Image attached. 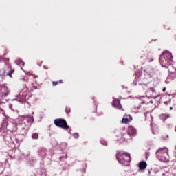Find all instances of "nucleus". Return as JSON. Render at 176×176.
Listing matches in <instances>:
<instances>
[{
    "label": "nucleus",
    "mask_w": 176,
    "mask_h": 176,
    "mask_svg": "<svg viewBox=\"0 0 176 176\" xmlns=\"http://www.w3.org/2000/svg\"><path fill=\"white\" fill-rule=\"evenodd\" d=\"M171 61H173V54L165 50L160 56V63L164 68H168L171 65Z\"/></svg>",
    "instance_id": "1"
},
{
    "label": "nucleus",
    "mask_w": 176,
    "mask_h": 176,
    "mask_svg": "<svg viewBox=\"0 0 176 176\" xmlns=\"http://www.w3.org/2000/svg\"><path fill=\"white\" fill-rule=\"evenodd\" d=\"M116 157L118 162L120 164H122V166H129L130 162H131V157H130V154L127 153L118 151L116 154Z\"/></svg>",
    "instance_id": "2"
},
{
    "label": "nucleus",
    "mask_w": 176,
    "mask_h": 176,
    "mask_svg": "<svg viewBox=\"0 0 176 176\" xmlns=\"http://www.w3.org/2000/svg\"><path fill=\"white\" fill-rule=\"evenodd\" d=\"M156 157L158 160H160V162L166 163V162H168V148L166 147L160 148L156 151Z\"/></svg>",
    "instance_id": "3"
},
{
    "label": "nucleus",
    "mask_w": 176,
    "mask_h": 176,
    "mask_svg": "<svg viewBox=\"0 0 176 176\" xmlns=\"http://www.w3.org/2000/svg\"><path fill=\"white\" fill-rule=\"evenodd\" d=\"M28 124H25V122H22L21 124L18 125V129L21 130V133L23 135L27 134L28 132V129L31 126V123L34 122V119L32 117H30L27 120Z\"/></svg>",
    "instance_id": "4"
},
{
    "label": "nucleus",
    "mask_w": 176,
    "mask_h": 176,
    "mask_svg": "<svg viewBox=\"0 0 176 176\" xmlns=\"http://www.w3.org/2000/svg\"><path fill=\"white\" fill-rule=\"evenodd\" d=\"M137 135V129L133 126H129L128 128V133H125L122 138L124 141H127L131 138V135L134 136Z\"/></svg>",
    "instance_id": "5"
},
{
    "label": "nucleus",
    "mask_w": 176,
    "mask_h": 176,
    "mask_svg": "<svg viewBox=\"0 0 176 176\" xmlns=\"http://www.w3.org/2000/svg\"><path fill=\"white\" fill-rule=\"evenodd\" d=\"M28 92V87H25L23 88V89L21 91L19 94V99H14L13 101H19V102H21V104H24L25 103V98L27 97V93Z\"/></svg>",
    "instance_id": "6"
},
{
    "label": "nucleus",
    "mask_w": 176,
    "mask_h": 176,
    "mask_svg": "<svg viewBox=\"0 0 176 176\" xmlns=\"http://www.w3.org/2000/svg\"><path fill=\"white\" fill-rule=\"evenodd\" d=\"M54 124L57 126V127H61V129H64V130H67L69 129V126L67 124V121L64 119H56L54 120Z\"/></svg>",
    "instance_id": "7"
},
{
    "label": "nucleus",
    "mask_w": 176,
    "mask_h": 176,
    "mask_svg": "<svg viewBox=\"0 0 176 176\" xmlns=\"http://www.w3.org/2000/svg\"><path fill=\"white\" fill-rule=\"evenodd\" d=\"M9 89L5 85H2L0 86V97H6V96H9Z\"/></svg>",
    "instance_id": "8"
},
{
    "label": "nucleus",
    "mask_w": 176,
    "mask_h": 176,
    "mask_svg": "<svg viewBox=\"0 0 176 176\" xmlns=\"http://www.w3.org/2000/svg\"><path fill=\"white\" fill-rule=\"evenodd\" d=\"M8 142L10 144L9 146H10V148L12 149H14V148H16V145H19V139L16 138L14 136H12L10 138Z\"/></svg>",
    "instance_id": "9"
},
{
    "label": "nucleus",
    "mask_w": 176,
    "mask_h": 176,
    "mask_svg": "<svg viewBox=\"0 0 176 176\" xmlns=\"http://www.w3.org/2000/svg\"><path fill=\"white\" fill-rule=\"evenodd\" d=\"M113 104L112 105L114 108H117V109H121L122 104H120V100L113 98Z\"/></svg>",
    "instance_id": "10"
},
{
    "label": "nucleus",
    "mask_w": 176,
    "mask_h": 176,
    "mask_svg": "<svg viewBox=\"0 0 176 176\" xmlns=\"http://www.w3.org/2000/svg\"><path fill=\"white\" fill-rule=\"evenodd\" d=\"M144 71L146 72L145 73L146 76H148V78H152V76L155 75V70L151 67H148Z\"/></svg>",
    "instance_id": "11"
},
{
    "label": "nucleus",
    "mask_w": 176,
    "mask_h": 176,
    "mask_svg": "<svg viewBox=\"0 0 176 176\" xmlns=\"http://www.w3.org/2000/svg\"><path fill=\"white\" fill-rule=\"evenodd\" d=\"M147 166H148V164H146V162L145 161H142L139 163L140 170H145Z\"/></svg>",
    "instance_id": "12"
},
{
    "label": "nucleus",
    "mask_w": 176,
    "mask_h": 176,
    "mask_svg": "<svg viewBox=\"0 0 176 176\" xmlns=\"http://www.w3.org/2000/svg\"><path fill=\"white\" fill-rule=\"evenodd\" d=\"M160 118L161 120H163L164 122L165 120H167L168 118H170V114H161L160 116Z\"/></svg>",
    "instance_id": "13"
},
{
    "label": "nucleus",
    "mask_w": 176,
    "mask_h": 176,
    "mask_svg": "<svg viewBox=\"0 0 176 176\" xmlns=\"http://www.w3.org/2000/svg\"><path fill=\"white\" fill-rule=\"evenodd\" d=\"M38 153L41 157H45L46 156V150L45 148H41Z\"/></svg>",
    "instance_id": "14"
},
{
    "label": "nucleus",
    "mask_w": 176,
    "mask_h": 176,
    "mask_svg": "<svg viewBox=\"0 0 176 176\" xmlns=\"http://www.w3.org/2000/svg\"><path fill=\"white\" fill-rule=\"evenodd\" d=\"M15 63H16V65H19L20 67L23 66L24 64H25V63H24V61H23V60H21V59L16 60H15Z\"/></svg>",
    "instance_id": "15"
},
{
    "label": "nucleus",
    "mask_w": 176,
    "mask_h": 176,
    "mask_svg": "<svg viewBox=\"0 0 176 176\" xmlns=\"http://www.w3.org/2000/svg\"><path fill=\"white\" fill-rule=\"evenodd\" d=\"M28 82V86H30V87H33V89H36L37 88H36V87H35V85H35V82H30V81H27Z\"/></svg>",
    "instance_id": "16"
},
{
    "label": "nucleus",
    "mask_w": 176,
    "mask_h": 176,
    "mask_svg": "<svg viewBox=\"0 0 176 176\" xmlns=\"http://www.w3.org/2000/svg\"><path fill=\"white\" fill-rule=\"evenodd\" d=\"M32 140H38V138H39V135L38 133H33L32 134Z\"/></svg>",
    "instance_id": "17"
},
{
    "label": "nucleus",
    "mask_w": 176,
    "mask_h": 176,
    "mask_svg": "<svg viewBox=\"0 0 176 176\" xmlns=\"http://www.w3.org/2000/svg\"><path fill=\"white\" fill-rule=\"evenodd\" d=\"M148 91H151V93H153V94H156V90H155V88H153V87L149 88Z\"/></svg>",
    "instance_id": "18"
},
{
    "label": "nucleus",
    "mask_w": 176,
    "mask_h": 176,
    "mask_svg": "<svg viewBox=\"0 0 176 176\" xmlns=\"http://www.w3.org/2000/svg\"><path fill=\"white\" fill-rule=\"evenodd\" d=\"M14 72V70H11V71H9L7 74V75L8 76H10V78H12V74Z\"/></svg>",
    "instance_id": "19"
},
{
    "label": "nucleus",
    "mask_w": 176,
    "mask_h": 176,
    "mask_svg": "<svg viewBox=\"0 0 176 176\" xmlns=\"http://www.w3.org/2000/svg\"><path fill=\"white\" fill-rule=\"evenodd\" d=\"M100 142H101L102 145H104V146H107V145L108 144L107 141H105L104 140H102Z\"/></svg>",
    "instance_id": "20"
},
{
    "label": "nucleus",
    "mask_w": 176,
    "mask_h": 176,
    "mask_svg": "<svg viewBox=\"0 0 176 176\" xmlns=\"http://www.w3.org/2000/svg\"><path fill=\"white\" fill-rule=\"evenodd\" d=\"M61 148L63 149H67V143H62L61 144Z\"/></svg>",
    "instance_id": "21"
},
{
    "label": "nucleus",
    "mask_w": 176,
    "mask_h": 176,
    "mask_svg": "<svg viewBox=\"0 0 176 176\" xmlns=\"http://www.w3.org/2000/svg\"><path fill=\"white\" fill-rule=\"evenodd\" d=\"M127 122H129V118H122V123H127Z\"/></svg>",
    "instance_id": "22"
},
{
    "label": "nucleus",
    "mask_w": 176,
    "mask_h": 176,
    "mask_svg": "<svg viewBox=\"0 0 176 176\" xmlns=\"http://www.w3.org/2000/svg\"><path fill=\"white\" fill-rule=\"evenodd\" d=\"M73 137H74V138H79V133H74V134H73Z\"/></svg>",
    "instance_id": "23"
},
{
    "label": "nucleus",
    "mask_w": 176,
    "mask_h": 176,
    "mask_svg": "<svg viewBox=\"0 0 176 176\" xmlns=\"http://www.w3.org/2000/svg\"><path fill=\"white\" fill-rule=\"evenodd\" d=\"M147 61H148V63H152V61H153V58H147Z\"/></svg>",
    "instance_id": "24"
},
{
    "label": "nucleus",
    "mask_w": 176,
    "mask_h": 176,
    "mask_svg": "<svg viewBox=\"0 0 176 176\" xmlns=\"http://www.w3.org/2000/svg\"><path fill=\"white\" fill-rule=\"evenodd\" d=\"M65 112H66V113H69V112H71V109L70 108H66Z\"/></svg>",
    "instance_id": "25"
},
{
    "label": "nucleus",
    "mask_w": 176,
    "mask_h": 176,
    "mask_svg": "<svg viewBox=\"0 0 176 176\" xmlns=\"http://www.w3.org/2000/svg\"><path fill=\"white\" fill-rule=\"evenodd\" d=\"M171 78V77L168 76L166 80V83H170V79Z\"/></svg>",
    "instance_id": "26"
},
{
    "label": "nucleus",
    "mask_w": 176,
    "mask_h": 176,
    "mask_svg": "<svg viewBox=\"0 0 176 176\" xmlns=\"http://www.w3.org/2000/svg\"><path fill=\"white\" fill-rule=\"evenodd\" d=\"M58 83V82H54H54H52V85L53 86H57Z\"/></svg>",
    "instance_id": "27"
},
{
    "label": "nucleus",
    "mask_w": 176,
    "mask_h": 176,
    "mask_svg": "<svg viewBox=\"0 0 176 176\" xmlns=\"http://www.w3.org/2000/svg\"><path fill=\"white\" fill-rule=\"evenodd\" d=\"M13 107V104H9V109H12V108Z\"/></svg>",
    "instance_id": "28"
},
{
    "label": "nucleus",
    "mask_w": 176,
    "mask_h": 176,
    "mask_svg": "<svg viewBox=\"0 0 176 176\" xmlns=\"http://www.w3.org/2000/svg\"><path fill=\"white\" fill-rule=\"evenodd\" d=\"M133 85L135 86V85H137V82L135 81H135L133 82Z\"/></svg>",
    "instance_id": "29"
},
{
    "label": "nucleus",
    "mask_w": 176,
    "mask_h": 176,
    "mask_svg": "<svg viewBox=\"0 0 176 176\" xmlns=\"http://www.w3.org/2000/svg\"><path fill=\"white\" fill-rule=\"evenodd\" d=\"M149 157V155L148 154L146 155V159L147 160Z\"/></svg>",
    "instance_id": "30"
},
{
    "label": "nucleus",
    "mask_w": 176,
    "mask_h": 176,
    "mask_svg": "<svg viewBox=\"0 0 176 176\" xmlns=\"http://www.w3.org/2000/svg\"><path fill=\"white\" fill-rule=\"evenodd\" d=\"M162 91H166V87H164Z\"/></svg>",
    "instance_id": "31"
},
{
    "label": "nucleus",
    "mask_w": 176,
    "mask_h": 176,
    "mask_svg": "<svg viewBox=\"0 0 176 176\" xmlns=\"http://www.w3.org/2000/svg\"><path fill=\"white\" fill-rule=\"evenodd\" d=\"M43 68H44L45 69H47V67H46V66H43Z\"/></svg>",
    "instance_id": "32"
},
{
    "label": "nucleus",
    "mask_w": 176,
    "mask_h": 176,
    "mask_svg": "<svg viewBox=\"0 0 176 176\" xmlns=\"http://www.w3.org/2000/svg\"><path fill=\"white\" fill-rule=\"evenodd\" d=\"M59 83H63V80H59Z\"/></svg>",
    "instance_id": "33"
},
{
    "label": "nucleus",
    "mask_w": 176,
    "mask_h": 176,
    "mask_svg": "<svg viewBox=\"0 0 176 176\" xmlns=\"http://www.w3.org/2000/svg\"><path fill=\"white\" fill-rule=\"evenodd\" d=\"M0 111H1V112H3V109H0Z\"/></svg>",
    "instance_id": "34"
},
{
    "label": "nucleus",
    "mask_w": 176,
    "mask_h": 176,
    "mask_svg": "<svg viewBox=\"0 0 176 176\" xmlns=\"http://www.w3.org/2000/svg\"><path fill=\"white\" fill-rule=\"evenodd\" d=\"M170 111L173 110V107H170Z\"/></svg>",
    "instance_id": "35"
},
{
    "label": "nucleus",
    "mask_w": 176,
    "mask_h": 176,
    "mask_svg": "<svg viewBox=\"0 0 176 176\" xmlns=\"http://www.w3.org/2000/svg\"><path fill=\"white\" fill-rule=\"evenodd\" d=\"M135 80H138V78H137V77H135Z\"/></svg>",
    "instance_id": "36"
},
{
    "label": "nucleus",
    "mask_w": 176,
    "mask_h": 176,
    "mask_svg": "<svg viewBox=\"0 0 176 176\" xmlns=\"http://www.w3.org/2000/svg\"><path fill=\"white\" fill-rule=\"evenodd\" d=\"M23 80L25 82V80H27V79H25V78H23Z\"/></svg>",
    "instance_id": "37"
},
{
    "label": "nucleus",
    "mask_w": 176,
    "mask_h": 176,
    "mask_svg": "<svg viewBox=\"0 0 176 176\" xmlns=\"http://www.w3.org/2000/svg\"><path fill=\"white\" fill-rule=\"evenodd\" d=\"M34 78H38V76H35Z\"/></svg>",
    "instance_id": "38"
},
{
    "label": "nucleus",
    "mask_w": 176,
    "mask_h": 176,
    "mask_svg": "<svg viewBox=\"0 0 176 176\" xmlns=\"http://www.w3.org/2000/svg\"><path fill=\"white\" fill-rule=\"evenodd\" d=\"M166 138H168V135H166Z\"/></svg>",
    "instance_id": "39"
},
{
    "label": "nucleus",
    "mask_w": 176,
    "mask_h": 176,
    "mask_svg": "<svg viewBox=\"0 0 176 176\" xmlns=\"http://www.w3.org/2000/svg\"><path fill=\"white\" fill-rule=\"evenodd\" d=\"M165 104H167V102H165Z\"/></svg>",
    "instance_id": "40"
},
{
    "label": "nucleus",
    "mask_w": 176,
    "mask_h": 176,
    "mask_svg": "<svg viewBox=\"0 0 176 176\" xmlns=\"http://www.w3.org/2000/svg\"><path fill=\"white\" fill-rule=\"evenodd\" d=\"M32 115H34V112H32Z\"/></svg>",
    "instance_id": "41"
},
{
    "label": "nucleus",
    "mask_w": 176,
    "mask_h": 176,
    "mask_svg": "<svg viewBox=\"0 0 176 176\" xmlns=\"http://www.w3.org/2000/svg\"><path fill=\"white\" fill-rule=\"evenodd\" d=\"M175 71L176 72V69H175Z\"/></svg>",
    "instance_id": "42"
}]
</instances>
